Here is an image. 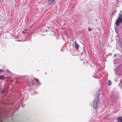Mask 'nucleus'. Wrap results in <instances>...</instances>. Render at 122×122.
<instances>
[{"label":"nucleus","mask_w":122,"mask_h":122,"mask_svg":"<svg viewBox=\"0 0 122 122\" xmlns=\"http://www.w3.org/2000/svg\"><path fill=\"white\" fill-rule=\"evenodd\" d=\"M99 102V100L97 97L92 102L93 107L94 109L97 108Z\"/></svg>","instance_id":"f257e3e1"},{"label":"nucleus","mask_w":122,"mask_h":122,"mask_svg":"<svg viewBox=\"0 0 122 122\" xmlns=\"http://www.w3.org/2000/svg\"><path fill=\"white\" fill-rule=\"evenodd\" d=\"M116 23L117 26L119 25L122 22V15H119L118 18L116 20Z\"/></svg>","instance_id":"f03ea898"},{"label":"nucleus","mask_w":122,"mask_h":122,"mask_svg":"<svg viewBox=\"0 0 122 122\" xmlns=\"http://www.w3.org/2000/svg\"><path fill=\"white\" fill-rule=\"evenodd\" d=\"M117 122H122V117H120L117 119Z\"/></svg>","instance_id":"7ed1b4c3"},{"label":"nucleus","mask_w":122,"mask_h":122,"mask_svg":"<svg viewBox=\"0 0 122 122\" xmlns=\"http://www.w3.org/2000/svg\"><path fill=\"white\" fill-rule=\"evenodd\" d=\"M122 0H117V5H116L117 6H119V5L122 2Z\"/></svg>","instance_id":"20e7f679"},{"label":"nucleus","mask_w":122,"mask_h":122,"mask_svg":"<svg viewBox=\"0 0 122 122\" xmlns=\"http://www.w3.org/2000/svg\"><path fill=\"white\" fill-rule=\"evenodd\" d=\"M74 45L76 49H77L79 47V45L76 42V41H75Z\"/></svg>","instance_id":"39448f33"},{"label":"nucleus","mask_w":122,"mask_h":122,"mask_svg":"<svg viewBox=\"0 0 122 122\" xmlns=\"http://www.w3.org/2000/svg\"><path fill=\"white\" fill-rule=\"evenodd\" d=\"M55 0H48V4L49 5L51 3L54 2Z\"/></svg>","instance_id":"423d86ee"},{"label":"nucleus","mask_w":122,"mask_h":122,"mask_svg":"<svg viewBox=\"0 0 122 122\" xmlns=\"http://www.w3.org/2000/svg\"><path fill=\"white\" fill-rule=\"evenodd\" d=\"M5 78L4 76H0V79H4Z\"/></svg>","instance_id":"0eeeda50"},{"label":"nucleus","mask_w":122,"mask_h":122,"mask_svg":"<svg viewBox=\"0 0 122 122\" xmlns=\"http://www.w3.org/2000/svg\"><path fill=\"white\" fill-rule=\"evenodd\" d=\"M112 84V82L110 80H109L108 81V84L109 85H111Z\"/></svg>","instance_id":"6e6552de"},{"label":"nucleus","mask_w":122,"mask_h":122,"mask_svg":"<svg viewBox=\"0 0 122 122\" xmlns=\"http://www.w3.org/2000/svg\"><path fill=\"white\" fill-rule=\"evenodd\" d=\"M92 28H90L89 27L88 28V30L89 31H91L92 30Z\"/></svg>","instance_id":"1a4fd4ad"},{"label":"nucleus","mask_w":122,"mask_h":122,"mask_svg":"<svg viewBox=\"0 0 122 122\" xmlns=\"http://www.w3.org/2000/svg\"><path fill=\"white\" fill-rule=\"evenodd\" d=\"M35 79L36 82H38L39 80L38 79L36 78H35Z\"/></svg>","instance_id":"9d476101"},{"label":"nucleus","mask_w":122,"mask_h":122,"mask_svg":"<svg viewBox=\"0 0 122 122\" xmlns=\"http://www.w3.org/2000/svg\"><path fill=\"white\" fill-rule=\"evenodd\" d=\"M3 71L2 70L0 69V72H2Z\"/></svg>","instance_id":"9b49d317"},{"label":"nucleus","mask_w":122,"mask_h":122,"mask_svg":"<svg viewBox=\"0 0 122 122\" xmlns=\"http://www.w3.org/2000/svg\"><path fill=\"white\" fill-rule=\"evenodd\" d=\"M7 71L8 72H10V71H9V70H7Z\"/></svg>","instance_id":"f8f14e48"}]
</instances>
